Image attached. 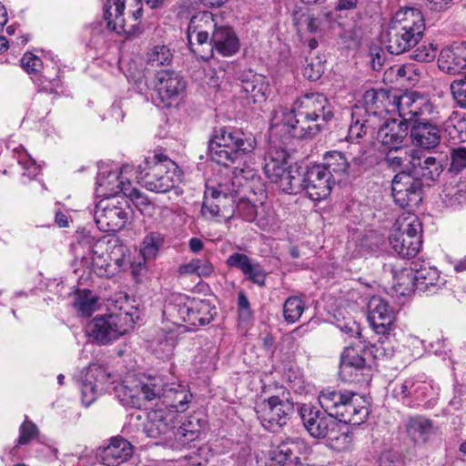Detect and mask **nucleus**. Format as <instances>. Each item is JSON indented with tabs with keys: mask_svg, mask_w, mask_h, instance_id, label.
I'll return each mask as SVG.
<instances>
[{
	"mask_svg": "<svg viewBox=\"0 0 466 466\" xmlns=\"http://www.w3.org/2000/svg\"><path fill=\"white\" fill-rule=\"evenodd\" d=\"M390 244L401 258H413L422 244V226L417 217L399 218L393 225L389 237Z\"/></svg>",
	"mask_w": 466,
	"mask_h": 466,
	"instance_id": "nucleus-11",
	"label": "nucleus"
},
{
	"mask_svg": "<svg viewBox=\"0 0 466 466\" xmlns=\"http://www.w3.org/2000/svg\"><path fill=\"white\" fill-rule=\"evenodd\" d=\"M425 31V20L420 10L405 7L397 11L387 28L386 48L400 55L419 44Z\"/></svg>",
	"mask_w": 466,
	"mask_h": 466,
	"instance_id": "nucleus-4",
	"label": "nucleus"
},
{
	"mask_svg": "<svg viewBox=\"0 0 466 466\" xmlns=\"http://www.w3.org/2000/svg\"><path fill=\"white\" fill-rule=\"evenodd\" d=\"M390 341L388 337L381 339L378 344L374 346L376 351H380L386 358H390L393 355V348H390Z\"/></svg>",
	"mask_w": 466,
	"mask_h": 466,
	"instance_id": "nucleus-61",
	"label": "nucleus"
},
{
	"mask_svg": "<svg viewBox=\"0 0 466 466\" xmlns=\"http://www.w3.org/2000/svg\"><path fill=\"white\" fill-rule=\"evenodd\" d=\"M287 158L288 154L284 149L270 151L265 157L264 171L272 182L279 184L289 170Z\"/></svg>",
	"mask_w": 466,
	"mask_h": 466,
	"instance_id": "nucleus-30",
	"label": "nucleus"
},
{
	"mask_svg": "<svg viewBox=\"0 0 466 466\" xmlns=\"http://www.w3.org/2000/svg\"><path fill=\"white\" fill-rule=\"evenodd\" d=\"M135 324L133 314L119 308L118 312L95 317L86 327L88 338L106 345L125 335Z\"/></svg>",
	"mask_w": 466,
	"mask_h": 466,
	"instance_id": "nucleus-9",
	"label": "nucleus"
},
{
	"mask_svg": "<svg viewBox=\"0 0 466 466\" xmlns=\"http://www.w3.org/2000/svg\"><path fill=\"white\" fill-rule=\"evenodd\" d=\"M393 106L397 110L400 121L414 124L426 120L434 113L433 105L425 97L416 93H405L400 96L393 97Z\"/></svg>",
	"mask_w": 466,
	"mask_h": 466,
	"instance_id": "nucleus-16",
	"label": "nucleus"
},
{
	"mask_svg": "<svg viewBox=\"0 0 466 466\" xmlns=\"http://www.w3.org/2000/svg\"><path fill=\"white\" fill-rule=\"evenodd\" d=\"M450 89L456 103L461 107L466 108V76L452 81Z\"/></svg>",
	"mask_w": 466,
	"mask_h": 466,
	"instance_id": "nucleus-49",
	"label": "nucleus"
},
{
	"mask_svg": "<svg viewBox=\"0 0 466 466\" xmlns=\"http://www.w3.org/2000/svg\"><path fill=\"white\" fill-rule=\"evenodd\" d=\"M133 454L131 443L123 437H113L110 443L99 453L101 462L106 466H118Z\"/></svg>",
	"mask_w": 466,
	"mask_h": 466,
	"instance_id": "nucleus-26",
	"label": "nucleus"
},
{
	"mask_svg": "<svg viewBox=\"0 0 466 466\" xmlns=\"http://www.w3.org/2000/svg\"><path fill=\"white\" fill-rule=\"evenodd\" d=\"M368 320L378 334H388L395 321V311L389 302L379 296H373L368 302Z\"/></svg>",
	"mask_w": 466,
	"mask_h": 466,
	"instance_id": "nucleus-21",
	"label": "nucleus"
},
{
	"mask_svg": "<svg viewBox=\"0 0 466 466\" xmlns=\"http://www.w3.org/2000/svg\"><path fill=\"white\" fill-rule=\"evenodd\" d=\"M200 434V426L198 420L194 422L192 420L182 423L175 432V441L171 444L174 450H180L198 438Z\"/></svg>",
	"mask_w": 466,
	"mask_h": 466,
	"instance_id": "nucleus-34",
	"label": "nucleus"
},
{
	"mask_svg": "<svg viewBox=\"0 0 466 466\" xmlns=\"http://www.w3.org/2000/svg\"><path fill=\"white\" fill-rule=\"evenodd\" d=\"M420 165L413 166L410 171L415 177H421L429 181H435L443 172V164L441 160H437L434 157H427L421 159L420 152Z\"/></svg>",
	"mask_w": 466,
	"mask_h": 466,
	"instance_id": "nucleus-33",
	"label": "nucleus"
},
{
	"mask_svg": "<svg viewBox=\"0 0 466 466\" xmlns=\"http://www.w3.org/2000/svg\"><path fill=\"white\" fill-rule=\"evenodd\" d=\"M305 173L300 174L297 169H289L279 183V188L287 194L304 192Z\"/></svg>",
	"mask_w": 466,
	"mask_h": 466,
	"instance_id": "nucleus-37",
	"label": "nucleus"
},
{
	"mask_svg": "<svg viewBox=\"0 0 466 466\" xmlns=\"http://www.w3.org/2000/svg\"><path fill=\"white\" fill-rule=\"evenodd\" d=\"M406 432L415 444L420 445L429 441L435 433V428L431 420L423 416H415L408 420Z\"/></svg>",
	"mask_w": 466,
	"mask_h": 466,
	"instance_id": "nucleus-29",
	"label": "nucleus"
},
{
	"mask_svg": "<svg viewBox=\"0 0 466 466\" xmlns=\"http://www.w3.org/2000/svg\"><path fill=\"white\" fill-rule=\"evenodd\" d=\"M326 167L328 170L331 171V175H348L351 165L348 161L345 155L339 151L329 152L326 155Z\"/></svg>",
	"mask_w": 466,
	"mask_h": 466,
	"instance_id": "nucleus-38",
	"label": "nucleus"
},
{
	"mask_svg": "<svg viewBox=\"0 0 466 466\" xmlns=\"http://www.w3.org/2000/svg\"><path fill=\"white\" fill-rule=\"evenodd\" d=\"M175 345V339L172 336L165 337L164 339L158 341L155 350L160 358H169L173 353Z\"/></svg>",
	"mask_w": 466,
	"mask_h": 466,
	"instance_id": "nucleus-58",
	"label": "nucleus"
},
{
	"mask_svg": "<svg viewBox=\"0 0 466 466\" xmlns=\"http://www.w3.org/2000/svg\"><path fill=\"white\" fill-rule=\"evenodd\" d=\"M463 55L461 45L452 47H445L440 52L438 67L446 74H460L463 70H466V63Z\"/></svg>",
	"mask_w": 466,
	"mask_h": 466,
	"instance_id": "nucleus-28",
	"label": "nucleus"
},
{
	"mask_svg": "<svg viewBox=\"0 0 466 466\" xmlns=\"http://www.w3.org/2000/svg\"><path fill=\"white\" fill-rule=\"evenodd\" d=\"M167 319L175 325L187 323L190 326H204L210 323L217 314L216 308L207 299L176 295L163 310Z\"/></svg>",
	"mask_w": 466,
	"mask_h": 466,
	"instance_id": "nucleus-7",
	"label": "nucleus"
},
{
	"mask_svg": "<svg viewBox=\"0 0 466 466\" xmlns=\"http://www.w3.org/2000/svg\"><path fill=\"white\" fill-rule=\"evenodd\" d=\"M241 88L246 98L254 104L265 101L269 91L265 76L253 74L242 80Z\"/></svg>",
	"mask_w": 466,
	"mask_h": 466,
	"instance_id": "nucleus-31",
	"label": "nucleus"
},
{
	"mask_svg": "<svg viewBox=\"0 0 466 466\" xmlns=\"http://www.w3.org/2000/svg\"><path fill=\"white\" fill-rule=\"evenodd\" d=\"M116 396L127 407L140 409L145 401L157 400L156 404L168 411L187 410L192 394L183 385L167 384L159 377H149L145 380H127L116 387Z\"/></svg>",
	"mask_w": 466,
	"mask_h": 466,
	"instance_id": "nucleus-2",
	"label": "nucleus"
},
{
	"mask_svg": "<svg viewBox=\"0 0 466 466\" xmlns=\"http://www.w3.org/2000/svg\"><path fill=\"white\" fill-rule=\"evenodd\" d=\"M155 89L165 106H170L184 94L186 81L175 71L163 70L156 76Z\"/></svg>",
	"mask_w": 466,
	"mask_h": 466,
	"instance_id": "nucleus-20",
	"label": "nucleus"
},
{
	"mask_svg": "<svg viewBox=\"0 0 466 466\" xmlns=\"http://www.w3.org/2000/svg\"><path fill=\"white\" fill-rule=\"evenodd\" d=\"M379 466H405L403 456L393 451L381 453Z\"/></svg>",
	"mask_w": 466,
	"mask_h": 466,
	"instance_id": "nucleus-56",
	"label": "nucleus"
},
{
	"mask_svg": "<svg viewBox=\"0 0 466 466\" xmlns=\"http://www.w3.org/2000/svg\"><path fill=\"white\" fill-rule=\"evenodd\" d=\"M188 248L192 253L198 254L204 248V243L198 238H191L188 240Z\"/></svg>",
	"mask_w": 466,
	"mask_h": 466,
	"instance_id": "nucleus-63",
	"label": "nucleus"
},
{
	"mask_svg": "<svg viewBox=\"0 0 466 466\" xmlns=\"http://www.w3.org/2000/svg\"><path fill=\"white\" fill-rule=\"evenodd\" d=\"M94 218L101 231L117 232L123 229L129 218L127 201L116 198H102L96 205Z\"/></svg>",
	"mask_w": 466,
	"mask_h": 466,
	"instance_id": "nucleus-13",
	"label": "nucleus"
},
{
	"mask_svg": "<svg viewBox=\"0 0 466 466\" xmlns=\"http://www.w3.org/2000/svg\"><path fill=\"white\" fill-rule=\"evenodd\" d=\"M243 275L248 280L254 284L260 287L265 285L267 273L258 262L252 261Z\"/></svg>",
	"mask_w": 466,
	"mask_h": 466,
	"instance_id": "nucleus-48",
	"label": "nucleus"
},
{
	"mask_svg": "<svg viewBox=\"0 0 466 466\" xmlns=\"http://www.w3.org/2000/svg\"><path fill=\"white\" fill-rule=\"evenodd\" d=\"M302 72L306 78L316 81L324 72V66L318 57L306 58Z\"/></svg>",
	"mask_w": 466,
	"mask_h": 466,
	"instance_id": "nucleus-47",
	"label": "nucleus"
},
{
	"mask_svg": "<svg viewBox=\"0 0 466 466\" xmlns=\"http://www.w3.org/2000/svg\"><path fill=\"white\" fill-rule=\"evenodd\" d=\"M294 105L296 109L300 108L303 111L302 114L313 118L317 124H320L322 129L334 116L329 101L319 93L306 94L299 97Z\"/></svg>",
	"mask_w": 466,
	"mask_h": 466,
	"instance_id": "nucleus-19",
	"label": "nucleus"
},
{
	"mask_svg": "<svg viewBox=\"0 0 466 466\" xmlns=\"http://www.w3.org/2000/svg\"><path fill=\"white\" fill-rule=\"evenodd\" d=\"M466 168V148L458 147L451 150L450 171L459 173Z\"/></svg>",
	"mask_w": 466,
	"mask_h": 466,
	"instance_id": "nucleus-53",
	"label": "nucleus"
},
{
	"mask_svg": "<svg viewBox=\"0 0 466 466\" xmlns=\"http://www.w3.org/2000/svg\"><path fill=\"white\" fill-rule=\"evenodd\" d=\"M177 415L174 411H168L159 404L147 413V419L144 426L145 432L150 438H161L171 448L175 441V421Z\"/></svg>",
	"mask_w": 466,
	"mask_h": 466,
	"instance_id": "nucleus-17",
	"label": "nucleus"
},
{
	"mask_svg": "<svg viewBox=\"0 0 466 466\" xmlns=\"http://www.w3.org/2000/svg\"><path fill=\"white\" fill-rule=\"evenodd\" d=\"M369 354L368 350L358 347H348L344 350L341 354L340 360L352 362L355 368H361L364 370L370 369V365L367 364L366 356Z\"/></svg>",
	"mask_w": 466,
	"mask_h": 466,
	"instance_id": "nucleus-41",
	"label": "nucleus"
},
{
	"mask_svg": "<svg viewBox=\"0 0 466 466\" xmlns=\"http://www.w3.org/2000/svg\"><path fill=\"white\" fill-rule=\"evenodd\" d=\"M99 248L97 245H96L92 250V265L95 269H98V274L103 275L108 273V268L110 267V263L107 259V256H105L104 253H99L98 249Z\"/></svg>",
	"mask_w": 466,
	"mask_h": 466,
	"instance_id": "nucleus-55",
	"label": "nucleus"
},
{
	"mask_svg": "<svg viewBox=\"0 0 466 466\" xmlns=\"http://www.w3.org/2000/svg\"><path fill=\"white\" fill-rule=\"evenodd\" d=\"M339 377L347 382L363 383L370 378V369L355 368L352 362L340 360Z\"/></svg>",
	"mask_w": 466,
	"mask_h": 466,
	"instance_id": "nucleus-36",
	"label": "nucleus"
},
{
	"mask_svg": "<svg viewBox=\"0 0 466 466\" xmlns=\"http://www.w3.org/2000/svg\"><path fill=\"white\" fill-rule=\"evenodd\" d=\"M444 201L451 207H458L466 204V185L461 184L454 187H447L444 189Z\"/></svg>",
	"mask_w": 466,
	"mask_h": 466,
	"instance_id": "nucleus-44",
	"label": "nucleus"
},
{
	"mask_svg": "<svg viewBox=\"0 0 466 466\" xmlns=\"http://www.w3.org/2000/svg\"><path fill=\"white\" fill-rule=\"evenodd\" d=\"M252 261L246 254L235 252L228 256L226 263L229 268H238L243 274Z\"/></svg>",
	"mask_w": 466,
	"mask_h": 466,
	"instance_id": "nucleus-54",
	"label": "nucleus"
},
{
	"mask_svg": "<svg viewBox=\"0 0 466 466\" xmlns=\"http://www.w3.org/2000/svg\"><path fill=\"white\" fill-rule=\"evenodd\" d=\"M189 48L203 60L214 50L224 56L234 55L239 48L238 39L228 26H217L211 13L204 12L191 17L187 32Z\"/></svg>",
	"mask_w": 466,
	"mask_h": 466,
	"instance_id": "nucleus-3",
	"label": "nucleus"
},
{
	"mask_svg": "<svg viewBox=\"0 0 466 466\" xmlns=\"http://www.w3.org/2000/svg\"><path fill=\"white\" fill-rule=\"evenodd\" d=\"M173 58L170 49L167 46H155L147 54V60L152 66L169 65Z\"/></svg>",
	"mask_w": 466,
	"mask_h": 466,
	"instance_id": "nucleus-40",
	"label": "nucleus"
},
{
	"mask_svg": "<svg viewBox=\"0 0 466 466\" xmlns=\"http://www.w3.org/2000/svg\"><path fill=\"white\" fill-rule=\"evenodd\" d=\"M293 410V402L284 395L271 396L256 406V413L261 425L273 432L287 424Z\"/></svg>",
	"mask_w": 466,
	"mask_h": 466,
	"instance_id": "nucleus-14",
	"label": "nucleus"
},
{
	"mask_svg": "<svg viewBox=\"0 0 466 466\" xmlns=\"http://www.w3.org/2000/svg\"><path fill=\"white\" fill-rule=\"evenodd\" d=\"M422 71L423 66H419L414 63H408L397 68V76L400 77H405L409 81L414 83L420 79Z\"/></svg>",
	"mask_w": 466,
	"mask_h": 466,
	"instance_id": "nucleus-50",
	"label": "nucleus"
},
{
	"mask_svg": "<svg viewBox=\"0 0 466 466\" xmlns=\"http://www.w3.org/2000/svg\"><path fill=\"white\" fill-rule=\"evenodd\" d=\"M425 386L422 382L417 381L412 378L407 379L400 387L398 394L402 398L416 397L423 394Z\"/></svg>",
	"mask_w": 466,
	"mask_h": 466,
	"instance_id": "nucleus-46",
	"label": "nucleus"
},
{
	"mask_svg": "<svg viewBox=\"0 0 466 466\" xmlns=\"http://www.w3.org/2000/svg\"><path fill=\"white\" fill-rule=\"evenodd\" d=\"M134 167L125 164L121 168L111 170L107 167H101L96 177V194L103 198H116L119 193L133 200L143 202L142 194L131 187L130 178L134 177Z\"/></svg>",
	"mask_w": 466,
	"mask_h": 466,
	"instance_id": "nucleus-10",
	"label": "nucleus"
},
{
	"mask_svg": "<svg viewBox=\"0 0 466 466\" xmlns=\"http://www.w3.org/2000/svg\"><path fill=\"white\" fill-rule=\"evenodd\" d=\"M305 449L304 441L299 438H286L269 451V459L279 466H298L300 454Z\"/></svg>",
	"mask_w": 466,
	"mask_h": 466,
	"instance_id": "nucleus-23",
	"label": "nucleus"
},
{
	"mask_svg": "<svg viewBox=\"0 0 466 466\" xmlns=\"http://www.w3.org/2000/svg\"><path fill=\"white\" fill-rule=\"evenodd\" d=\"M360 108L352 112V122L349 128V138L359 139L361 138L367 132L372 128L370 119L360 118Z\"/></svg>",
	"mask_w": 466,
	"mask_h": 466,
	"instance_id": "nucleus-42",
	"label": "nucleus"
},
{
	"mask_svg": "<svg viewBox=\"0 0 466 466\" xmlns=\"http://www.w3.org/2000/svg\"><path fill=\"white\" fill-rule=\"evenodd\" d=\"M437 47L433 44L421 45L412 54V58L420 63H428L436 57Z\"/></svg>",
	"mask_w": 466,
	"mask_h": 466,
	"instance_id": "nucleus-51",
	"label": "nucleus"
},
{
	"mask_svg": "<svg viewBox=\"0 0 466 466\" xmlns=\"http://www.w3.org/2000/svg\"><path fill=\"white\" fill-rule=\"evenodd\" d=\"M305 309L304 302L298 297H289L283 306V316L289 323H294L301 317Z\"/></svg>",
	"mask_w": 466,
	"mask_h": 466,
	"instance_id": "nucleus-43",
	"label": "nucleus"
},
{
	"mask_svg": "<svg viewBox=\"0 0 466 466\" xmlns=\"http://www.w3.org/2000/svg\"><path fill=\"white\" fill-rule=\"evenodd\" d=\"M134 177L142 187L156 193H167L182 179V171L167 156L154 155L134 168Z\"/></svg>",
	"mask_w": 466,
	"mask_h": 466,
	"instance_id": "nucleus-5",
	"label": "nucleus"
},
{
	"mask_svg": "<svg viewBox=\"0 0 466 466\" xmlns=\"http://www.w3.org/2000/svg\"><path fill=\"white\" fill-rule=\"evenodd\" d=\"M331 171L325 166L314 165L305 171L304 192L313 201L326 198L331 192L334 181Z\"/></svg>",
	"mask_w": 466,
	"mask_h": 466,
	"instance_id": "nucleus-18",
	"label": "nucleus"
},
{
	"mask_svg": "<svg viewBox=\"0 0 466 466\" xmlns=\"http://www.w3.org/2000/svg\"><path fill=\"white\" fill-rule=\"evenodd\" d=\"M38 434V429L35 423L25 420L20 426L17 443L25 445Z\"/></svg>",
	"mask_w": 466,
	"mask_h": 466,
	"instance_id": "nucleus-52",
	"label": "nucleus"
},
{
	"mask_svg": "<svg viewBox=\"0 0 466 466\" xmlns=\"http://www.w3.org/2000/svg\"><path fill=\"white\" fill-rule=\"evenodd\" d=\"M408 135V125L398 119L387 120L378 130V140L391 150L400 149Z\"/></svg>",
	"mask_w": 466,
	"mask_h": 466,
	"instance_id": "nucleus-25",
	"label": "nucleus"
},
{
	"mask_svg": "<svg viewBox=\"0 0 466 466\" xmlns=\"http://www.w3.org/2000/svg\"><path fill=\"white\" fill-rule=\"evenodd\" d=\"M257 141L252 134L239 130L228 131L219 128L208 143V155L212 161L228 167L230 163L242 160L243 157L254 151ZM244 191L245 198L250 203L247 218L252 219L256 215L258 204H263L266 192L253 169L225 167L213 179L206 184L205 199L201 212L210 218H230L236 208L237 197Z\"/></svg>",
	"mask_w": 466,
	"mask_h": 466,
	"instance_id": "nucleus-1",
	"label": "nucleus"
},
{
	"mask_svg": "<svg viewBox=\"0 0 466 466\" xmlns=\"http://www.w3.org/2000/svg\"><path fill=\"white\" fill-rule=\"evenodd\" d=\"M197 276L199 278H208L215 272L214 265L208 258H195Z\"/></svg>",
	"mask_w": 466,
	"mask_h": 466,
	"instance_id": "nucleus-59",
	"label": "nucleus"
},
{
	"mask_svg": "<svg viewBox=\"0 0 466 466\" xmlns=\"http://www.w3.org/2000/svg\"><path fill=\"white\" fill-rule=\"evenodd\" d=\"M420 150L401 147L400 149L391 150L385 157V162L393 170L411 171L413 166L420 165Z\"/></svg>",
	"mask_w": 466,
	"mask_h": 466,
	"instance_id": "nucleus-27",
	"label": "nucleus"
},
{
	"mask_svg": "<svg viewBox=\"0 0 466 466\" xmlns=\"http://www.w3.org/2000/svg\"><path fill=\"white\" fill-rule=\"evenodd\" d=\"M319 402L339 423L360 425L369 414L365 400L350 390H323L319 393Z\"/></svg>",
	"mask_w": 466,
	"mask_h": 466,
	"instance_id": "nucleus-6",
	"label": "nucleus"
},
{
	"mask_svg": "<svg viewBox=\"0 0 466 466\" xmlns=\"http://www.w3.org/2000/svg\"><path fill=\"white\" fill-rule=\"evenodd\" d=\"M238 316L239 319L247 320L250 318L249 301L244 292H239L238 297Z\"/></svg>",
	"mask_w": 466,
	"mask_h": 466,
	"instance_id": "nucleus-60",
	"label": "nucleus"
},
{
	"mask_svg": "<svg viewBox=\"0 0 466 466\" xmlns=\"http://www.w3.org/2000/svg\"><path fill=\"white\" fill-rule=\"evenodd\" d=\"M177 274L179 276H191L196 275L197 276V268H196V262L195 258L191 259L187 263L181 264L177 268Z\"/></svg>",
	"mask_w": 466,
	"mask_h": 466,
	"instance_id": "nucleus-62",
	"label": "nucleus"
},
{
	"mask_svg": "<svg viewBox=\"0 0 466 466\" xmlns=\"http://www.w3.org/2000/svg\"><path fill=\"white\" fill-rule=\"evenodd\" d=\"M299 413L306 430L312 437L328 439L331 441H339L340 438L344 441L349 439L348 433L340 432L339 423L335 417L325 410L320 411L310 405L304 404Z\"/></svg>",
	"mask_w": 466,
	"mask_h": 466,
	"instance_id": "nucleus-12",
	"label": "nucleus"
},
{
	"mask_svg": "<svg viewBox=\"0 0 466 466\" xmlns=\"http://www.w3.org/2000/svg\"><path fill=\"white\" fill-rule=\"evenodd\" d=\"M111 379L108 369L97 363L90 364L81 380L82 402L87 407L91 405L98 396V386L104 385Z\"/></svg>",
	"mask_w": 466,
	"mask_h": 466,
	"instance_id": "nucleus-22",
	"label": "nucleus"
},
{
	"mask_svg": "<svg viewBox=\"0 0 466 466\" xmlns=\"http://www.w3.org/2000/svg\"><path fill=\"white\" fill-rule=\"evenodd\" d=\"M441 137V128L436 123L429 120L420 121L410 127L412 143L420 148L431 149L436 147Z\"/></svg>",
	"mask_w": 466,
	"mask_h": 466,
	"instance_id": "nucleus-24",
	"label": "nucleus"
},
{
	"mask_svg": "<svg viewBox=\"0 0 466 466\" xmlns=\"http://www.w3.org/2000/svg\"><path fill=\"white\" fill-rule=\"evenodd\" d=\"M351 165L356 170L366 169L374 164L371 150L366 146L352 143L349 147Z\"/></svg>",
	"mask_w": 466,
	"mask_h": 466,
	"instance_id": "nucleus-35",
	"label": "nucleus"
},
{
	"mask_svg": "<svg viewBox=\"0 0 466 466\" xmlns=\"http://www.w3.org/2000/svg\"><path fill=\"white\" fill-rule=\"evenodd\" d=\"M75 306L83 316L88 317L96 310V298L91 292L85 291L78 294Z\"/></svg>",
	"mask_w": 466,
	"mask_h": 466,
	"instance_id": "nucleus-45",
	"label": "nucleus"
},
{
	"mask_svg": "<svg viewBox=\"0 0 466 466\" xmlns=\"http://www.w3.org/2000/svg\"><path fill=\"white\" fill-rule=\"evenodd\" d=\"M164 242L161 234L151 232L147 234L143 240L140 253L145 259H153L158 253L160 247Z\"/></svg>",
	"mask_w": 466,
	"mask_h": 466,
	"instance_id": "nucleus-39",
	"label": "nucleus"
},
{
	"mask_svg": "<svg viewBox=\"0 0 466 466\" xmlns=\"http://www.w3.org/2000/svg\"><path fill=\"white\" fill-rule=\"evenodd\" d=\"M302 112L300 108L296 109L294 104L289 110H275L270 122L271 136L283 133L282 139L288 140L289 137L308 138L319 134L322 130L320 124Z\"/></svg>",
	"mask_w": 466,
	"mask_h": 466,
	"instance_id": "nucleus-8",
	"label": "nucleus"
},
{
	"mask_svg": "<svg viewBox=\"0 0 466 466\" xmlns=\"http://www.w3.org/2000/svg\"><path fill=\"white\" fill-rule=\"evenodd\" d=\"M392 197L400 208H416L422 200V181L410 171H400L391 183Z\"/></svg>",
	"mask_w": 466,
	"mask_h": 466,
	"instance_id": "nucleus-15",
	"label": "nucleus"
},
{
	"mask_svg": "<svg viewBox=\"0 0 466 466\" xmlns=\"http://www.w3.org/2000/svg\"><path fill=\"white\" fill-rule=\"evenodd\" d=\"M21 64L27 73H36L43 66L42 60L32 53L24 54L21 58Z\"/></svg>",
	"mask_w": 466,
	"mask_h": 466,
	"instance_id": "nucleus-57",
	"label": "nucleus"
},
{
	"mask_svg": "<svg viewBox=\"0 0 466 466\" xmlns=\"http://www.w3.org/2000/svg\"><path fill=\"white\" fill-rule=\"evenodd\" d=\"M410 269L407 272V276H411V279L415 281L417 288L420 289H430L431 288H441L445 284V279L441 277L440 272L433 267H420Z\"/></svg>",
	"mask_w": 466,
	"mask_h": 466,
	"instance_id": "nucleus-32",
	"label": "nucleus"
},
{
	"mask_svg": "<svg viewBox=\"0 0 466 466\" xmlns=\"http://www.w3.org/2000/svg\"><path fill=\"white\" fill-rule=\"evenodd\" d=\"M358 0H339L336 5L337 10H350L357 7Z\"/></svg>",
	"mask_w": 466,
	"mask_h": 466,
	"instance_id": "nucleus-64",
	"label": "nucleus"
}]
</instances>
